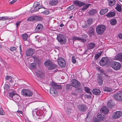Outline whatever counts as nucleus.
Wrapping results in <instances>:
<instances>
[{
  "mask_svg": "<svg viewBox=\"0 0 122 122\" xmlns=\"http://www.w3.org/2000/svg\"><path fill=\"white\" fill-rule=\"evenodd\" d=\"M111 66L114 69L117 70L120 69L121 67V65L119 62H112L107 61V67Z\"/></svg>",
  "mask_w": 122,
  "mask_h": 122,
  "instance_id": "obj_1",
  "label": "nucleus"
},
{
  "mask_svg": "<svg viewBox=\"0 0 122 122\" xmlns=\"http://www.w3.org/2000/svg\"><path fill=\"white\" fill-rule=\"evenodd\" d=\"M82 38H81L79 37L73 36L72 38V40L74 41L77 40L84 43L86 41V39L87 38V36L86 35L83 34L82 35Z\"/></svg>",
  "mask_w": 122,
  "mask_h": 122,
  "instance_id": "obj_2",
  "label": "nucleus"
},
{
  "mask_svg": "<svg viewBox=\"0 0 122 122\" xmlns=\"http://www.w3.org/2000/svg\"><path fill=\"white\" fill-rule=\"evenodd\" d=\"M57 38L58 42L61 44H65L66 41V37L62 34L58 35Z\"/></svg>",
  "mask_w": 122,
  "mask_h": 122,
  "instance_id": "obj_3",
  "label": "nucleus"
},
{
  "mask_svg": "<svg viewBox=\"0 0 122 122\" xmlns=\"http://www.w3.org/2000/svg\"><path fill=\"white\" fill-rule=\"evenodd\" d=\"M106 28V27L104 25H98L96 28V31L97 34L101 35L103 32Z\"/></svg>",
  "mask_w": 122,
  "mask_h": 122,
  "instance_id": "obj_4",
  "label": "nucleus"
},
{
  "mask_svg": "<svg viewBox=\"0 0 122 122\" xmlns=\"http://www.w3.org/2000/svg\"><path fill=\"white\" fill-rule=\"evenodd\" d=\"M40 3L38 2H35L33 5V7L34 8V11H38L40 9L44 8V6L42 5H40Z\"/></svg>",
  "mask_w": 122,
  "mask_h": 122,
  "instance_id": "obj_5",
  "label": "nucleus"
},
{
  "mask_svg": "<svg viewBox=\"0 0 122 122\" xmlns=\"http://www.w3.org/2000/svg\"><path fill=\"white\" fill-rule=\"evenodd\" d=\"M59 65L61 67H63L66 65V62L65 60L62 57H60L58 59L57 61Z\"/></svg>",
  "mask_w": 122,
  "mask_h": 122,
  "instance_id": "obj_6",
  "label": "nucleus"
},
{
  "mask_svg": "<svg viewBox=\"0 0 122 122\" xmlns=\"http://www.w3.org/2000/svg\"><path fill=\"white\" fill-rule=\"evenodd\" d=\"M23 95L27 96H31L33 94L32 92L30 90L27 89L22 90L21 92Z\"/></svg>",
  "mask_w": 122,
  "mask_h": 122,
  "instance_id": "obj_7",
  "label": "nucleus"
},
{
  "mask_svg": "<svg viewBox=\"0 0 122 122\" xmlns=\"http://www.w3.org/2000/svg\"><path fill=\"white\" fill-rule=\"evenodd\" d=\"M122 115V112L120 111H117L113 113L112 116V118L114 119H117L120 117Z\"/></svg>",
  "mask_w": 122,
  "mask_h": 122,
  "instance_id": "obj_8",
  "label": "nucleus"
},
{
  "mask_svg": "<svg viewBox=\"0 0 122 122\" xmlns=\"http://www.w3.org/2000/svg\"><path fill=\"white\" fill-rule=\"evenodd\" d=\"M71 85L72 86L77 88L80 86V82L74 79H72L71 81Z\"/></svg>",
  "mask_w": 122,
  "mask_h": 122,
  "instance_id": "obj_9",
  "label": "nucleus"
},
{
  "mask_svg": "<svg viewBox=\"0 0 122 122\" xmlns=\"http://www.w3.org/2000/svg\"><path fill=\"white\" fill-rule=\"evenodd\" d=\"M77 108L79 111L84 112H86L87 109L86 106L83 104L77 105Z\"/></svg>",
  "mask_w": 122,
  "mask_h": 122,
  "instance_id": "obj_10",
  "label": "nucleus"
},
{
  "mask_svg": "<svg viewBox=\"0 0 122 122\" xmlns=\"http://www.w3.org/2000/svg\"><path fill=\"white\" fill-rule=\"evenodd\" d=\"M42 20V18L39 16H31L27 18V20L30 21H33L35 20Z\"/></svg>",
  "mask_w": 122,
  "mask_h": 122,
  "instance_id": "obj_11",
  "label": "nucleus"
},
{
  "mask_svg": "<svg viewBox=\"0 0 122 122\" xmlns=\"http://www.w3.org/2000/svg\"><path fill=\"white\" fill-rule=\"evenodd\" d=\"M34 50L33 49L29 48L25 52V54L27 56H30L34 54Z\"/></svg>",
  "mask_w": 122,
  "mask_h": 122,
  "instance_id": "obj_12",
  "label": "nucleus"
},
{
  "mask_svg": "<svg viewBox=\"0 0 122 122\" xmlns=\"http://www.w3.org/2000/svg\"><path fill=\"white\" fill-rule=\"evenodd\" d=\"M113 97L115 99L119 101H122V94L118 93L115 94Z\"/></svg>",
  "mask_w": 122,
  "mask_h": 122,
  "instance_id": "obj_13",
  "label": "nucleus"
},
{
  "mask_svg": "<svg viewBox=\"0 0 122 122\" xmlns=\"http://www.w3.org/2000/svg\"><path fill=\"white\" fill-rule=\"evenodd\" d=\"M43 27V26L42 24H38L36 27L35 31L36 33H39L42 30Z\"/></svg>",
  "mask_w": 122,
  "mask_h": 122,
  "instance_id": "obj_14",
  "label": "nucleus"
},
{
  "mask_svg": "<svg viewBox=\"0 0 122 122\" xmlns=\"http://www.w3.org/2000/svg\"><path fill=\"white\" fill-rule=\"evenodd\" d=\"M35 73L37 76L38 78H42L44 77V74L40 70H37Z\"/></svg>",
  "mask_w": 122,
  "mask_h": 122,
  "instance_id": "obj_15",
  "label": "nucleus"
},
{
  "mask_svg": "<svg viewBox=\"0 0 122 122\" xmlns=\"http://www.w3.org/2000/svg\"><path fill=\"white\" fill-rule=\"evenodd\" d=\"M36 109L33 110L32 111V114L33 115L34 113H35L36 115L39 116H41L42 115V111L41 110H39L36 111Z\"/></svg>",
  "mask_w": 122,
  "mask_h": 122,
  "instance_id": "obj_16",
  "label": "nucleus"
},
{
  "mask_svg": "<svg viewBox=\"0 0 122 122\" xmlns=\"http://www.w3.org/2000/svg\"><path fill=\"white\" fill-rule=\"evenodd\" d=\"M107 64V58L105 57L102 58L101 60L100 64L102 66H104Z\"/></svg>",
  "mask_w": 122,
  "mask_h": 122,
  "instance_id": "obj_17",
  "label": "nucleus"
},
{
  "mask_svg": "<svg viewBox=\"0 0 122 122\" xmlns=\"http://www.w3.org/2000/svg\"><path fill=\"white\" fill-rule=\"evenodd\" d=\"M114 59L115 60H118L121 61L122 59V53H118L114 57Z\"/></svg>",
  "mask_w": 122,
  "mask_h": 122,
  "instance_id": "obj_18",
  "label": "nucleus"
},
{
  "mask_svg": "<svg viewBox=\"0 0 122 122\" xmlns=\"http://www.w3.org/2000/svg\"><path fill=\"white\" fill-rule=\"evenodd\" d=\"M58 3L57 0H50L49 2V4L51 6H55Z\"/></svg>",
  "mask_w": 122,
  "mask_h": 122,
  "instance_id": "obj_19",
  "label": "nucleus"
},
{
  "mask_svg": "<svg viewBox=\"0 0 122 122\" xmlns=\"http://www.w3.org/2000/svg\"><path fill=\"white\" fill-rule=\"evenodd\" d=\"M51 85L52 87L55 89H61L62 88L61 85H57L55 83H52Z\"/></svg>",
  "mask_w": 122,
  "mask_h": 122,
  "instance_id": "obj_20",
  "label": "nucleus"
},
{
  "mask_svg": "<svg viewBox=\"0 0 122 122\" xmlns=\"http://www.w3.org/2000/svg\"><path fill=\"white\" fill-rule=\"evenodd\" d=\"M95 46L94 43L91 42L88 44L87 45V48L88 49H90L93 48Z\"/></svg>",
  "mask_w": 122,
  "mask_h": 122,
  "instance_id": "obj_21",
  "label": "nucleus"
},
{
  "mask_svg": "<svg viewBox=\"0 0 122 122\" xmlns=\"http://www.w3.org/2000/svg\"><path fill=\"white\" fill-rule=\"evenodd\" d=\"M50 94H52L53 96H55L57 93L55 89L52 87L50 89Z\"/></svg>",
  "mask_w": 122,
  "mask_h": 122,
  "instance_id": "obj_22",
  "label": "nucleus"
},
{
  "mask_svg": "<svg viewBox=\"0 0 122 122\" xmlns=\"http://www.w3.org/2000/svg\"><path fill=\"white\" fill-rule=\"evenodd\" d=\"M100 112L104 114H107V108L105 106H103L101 109Z\"/></svg>",
  "mask_w": 122,
  "mask_h": 122,
  "instance_id": "obj_23",
  "label": "nucleus"
},
{
  "mask_svg": "<svg viewBox=\"0 0 122 122\" xmlns=\"http://www.w3.org/2000/svg\"><path fill=\"white\" fill-rule=\"evenodd\" d=\"M116 14V12L114 11L110 12L107 14V17H112L114 16Z\"/></svg>",
  "mask_w": 122,
  "mask_h": 122,
  "instance_id": "obj_24",
  "label": "nucleus"
},
{
  "mask_svg": "<svg viewBox=\"0 0 122 122\" xmlns=\"http://www.w3.org/2000/svg\"><path fill=\"white\" fill-rule=\"evenodd\" d=\"M74 4L76 6L79 7L81 6L83 4V3L82 2L78 1H74Z\"/></svg>",
  "mask_w": 122,
  "mask_h": 122,
  "instance_id": "obj_25",
  "label": "nucleus"
},
{
  "mask_svg": "<svg viewBox=\"0 0 122 122\" xmlns=\"http://www.w3.org/2000/svg\"><path fill=\"white\" fill-rule=\"evenodd\" d=\"M92 92L94 94L96 95H98L101 92L100 90L99 89H93Z\"/></svg>",
  "mask_w": 122,
  "mask_h": 122,
  "instance_id": "obj_26",
  "label": "nucleus"
},
{
  "mask_svg": "<svg viewBox=\"0 0 122 122\" xmlns=\"http://www.w3.org/2000/svg\"><path fill=\"white\" fill-rule=\"evenodd\" d=\"M16 92L15 91H13L12 92L9 93V97H10L12 99L15 96L16 94Z\"/></svg>",
  "mask_w": 122,
  "mask_h": 122,
  "instance_id": "obj_27",
  "label": "nucleus"
},
{
  "mask_svg": "<svg viewBox=\"0 0 122 122\" xmlns=\"http://www.w3.org/2000/svg\"><path fill=\"white\" fill-rule=\"evenodd\" d=\"M97 80L100 85H102L103 82V80L100 75H99Z\"/></svg>",
  "mask_w": 122,
  "mask_h": 122,
  "instance_id": "obj_28",
  "label": "nucleus"
},
{
  "mask_svg": "<svg viewBox=\"0 0 122 122\" xmlns=\"http://www.w3.org/2000/svg\"><path fill=\"white\" fill-rule=\"evenodd\" d=\"M57 67V65L52 62L51 64L48 67V69L50 70L53 69Z\"/></svg>",
  "mask_w": 122,
  "mask_h": 122,
  "instance_id": "obj_29",
  "label": "nucleus"
},
{
  "mask_svg": "<svg viewBox=\"0 0 122 122\" xmlns=\"http://www.w3.org/2000/svg\"><path fill=\"white\" fill-rule=\"evenodd\" d=\"M109 5L110 6H113L116 3L115 0H108Z\"/></svg>",
  "mask_w": 122,
  "mask_h": 122,
  "instance_id": "obj_30",
  "label": "nucleus"
},
{
  "mask_svg": "<svg viewBox=\"0 0 122 122\" xmlns=\"http://www.w3.org/2000/svg\"><path fill=\"white\" fill-rule=\"evenodd\" d=\"M107 107L110 108H112L113 107V105L112 104L111 100L108 101L107 103Z\"/></svg>",
  "mask_w": 122,
  "mask_h": 122,
  "instance_id": "obj_31",
  "label": "nucleus"
},
{
  "mask_svg": "<svg viewBox=\"0 0 122 122\" xmlns=\"http://www.w3.org/2000/svg\"><path fill=\"white\" fill-rule=\"evenodd\" d=\"M36 65L35 63H31L29 65V66L30 68L32 69H34L36 68Z\"/></svg>",
  "mask_w": 122,
  "mask_h": 122,
  "instance_id": "obj_32",
  "label": "nucleus"
},
{
  "mask_svg": "<svg viewBox=\"0 0 122 122\" xmlns=\"http://www.w3.org/2000/svg\"><path fill=\"white\" fill-rule=\"evenodd\" d=\"M52 62L50 60H48L45 61L44 62V65L48 67L49 66Z\"/></svg>",
  "mask_w": 122,
  "mask_h": 122,
  "instance_id": "obj_33",
  "label": "nucleus"
},
{
  "mask_svg": "<svg viewBox=\"0 0 122 122\" xmlns=\"http://www.w3.org/2000/svg\"><path fill=\"white\" fill-rule=\"evenodd\" d=\"M99 119L102 121H104L106 120V117L105 115H103L102 116V115H99L97 117Z\"/></svg>",
  "mask_w": 122,
  "mask_h": 122,
  "instance_id": "obj_34",
  "label": "nucleus"
},
{
  "mask_svg": "<svg viewBox=\"0 0 122 122\" xmlns=\"http://www.w3.org/2000/svg\"><path fill=\"white\" fill-rule=\"evenodd\" d=\"M28 36V35L26 34H23L22 35V38L25 41H27Z\"/></svg>",
  "mask_w": 122,
  "mask_h": 122,
  "instance_id": "obj_35",
  "label": "nucleus"
},
{
  "mask_svg": "<svg viewBox=\"0 0 122 122\" xmlns=\"http://www.w3.org/2000/svg\"><path fill=\"white\" fill-rule=\"evenodd\" d=\"M94 30L92 27H90L88 30V32L91 35L94 34Z\"/></svg>",
  "mask_w": 122,
  "mask_h": 122,
  "instance_id": "obj_36",
  "label": "nucleus"
},
{
  "mask_svg": "<svg viewBox=\"0 0 122 122\" xmlns=\"http://www.w3.org/2000/svg\"><path fill=\"white\" fill-rule=\"evenodd\" d=\"M75 90L76 92H77L78 93H80L82 92V88L80 86L76 88Z\"/></svg>",
  "mask_w": 122,
  "mask_h": 122,
  "instance_id": "obj_37",
  "label": "nucleus"
},
{
  "mask_svg": "<svg viewBox=\"0 0 122 122\" xmlns=\"http://www.w3.org/2000/svg\"><path fill=\"white\" fill-rule=\"evenodd\" d=\"M90 15H92L96 13V11L95 9L90 10L88 12Z\"/></svg>",
  "mask_w": 122,
  "mask_h": 122,
  "instance_id": "obj_38",
  "label": "nucleus"
},
{
  "mask_svg": "<svg viewBox=\"0 0 122 122\" xmlns=\"http://www.w3.org/2000/svg\"><path fill=\"white\" fill-rule=\"evenodd\" d=\"M12 99L15 101L18 102L20 100V97L18 95L15 96Z\"/></svg>",
  "mask_w": 122,
  "mask_h": 122,
  "instance_id": "obj_39",
  "label": "nucleus"
},
{
  "mask_svg": "<svg viewBox=\"0 0 122 122\" xmlns=\"http://www.w3.org/2000/svg\"><path fill=\"white\" fill-rule=\"evenodd\" d=\"M111 24L112 25H115L117 22L116 20L115 19H112L110 21Z\"/></svg>",
  "mask_w": 122,
  "mask_h": 122,
  "instance_id": "obj_40",
  "label": "nucleus"
},
{
  "mask_svg": "<svg viewBox=\"0 0 122 122\" xmlns=\"http://www.w3.org/2000/svg\"><path fill=\"white\" fill-rule=\"evenodd\" d=\"M2 20H5L8 19L12 20L13 19L12 17H9L7 16L2 17Z\"/></svg>",
  "mask_w": 122,
  "mask_h": 122,
  "instance_id": "obj_41",
  "label": "nucleus"
},
{
  "mask_svg": "<svg viewBox=\"0 0 122 122\" xmlns=\"http://www.w3.org/2000/svg\"><path fill=\"white\" fill-rule=\"evenodd\" d=\"M107 12V9H104L101 10L100 12V14L102 15H103Z\"/></svg>",
  "mask_w": 122,
  "mask_h": 122,
  "instance_id": "obj_42",
  "label": "nucleus"
},
{
  "mask_svg": "<svg viewBox=\"0 0 122 122\" xmlns=\"http://www.w3.org/2000/svg\"><path fill=\"white\" fill-rule=\"evenodd\" d=\"M102 51H100L95 56V58L96 59H97L102 54Z\"/></svg>",
  "mask_w": 122,
  "mask_h": 122,
  "instance_id": "obj_43",
  "label": "nucleus"
},
{
  "mask_svg": "<svg viewBox=\"0 0 122 122\" xmlns=\"http://www.w3.org/2000/svg\"><path fill=\"white\" fill-rule=\"evenodd\" d=\"M116 9L119 12H121V6L118 4L117 5V6L116 7Z\"/></svg>",
  "mask_w": 122,
  "mask_h": 122,
  "instance_id": "obj_44",
  "label": "nucleus"
},
{
  "mask_svg": "<svg viewBox=\"0 0 122 122\" xmlns=\"http://www.w3.org/2000/svg\"><path fill=\"white\" fill-rule=\"evenodd\" d=\"M91 5L90 4H88L86 5L85 6H84L82 9L81 10L84 11L86 10Z\"/></svg>",
  "mask_w": 122,
  "mask_h": 122,
  "instance_id": "obj_45",
  "label": "nucleus"
},
{
  "mask_svg": "<svg viewBox=\"0 0 122 122\" xmlns=\"http://www.w3.org/2000/svg\"><path fill=\"white\" fill-rule=\"evenodd\" d=\"M85 91L89 94H91V92H90V89L87 87H85Z\"/></svg>",
  "mask_w": 122,
  "mask_h": 122,
  "instance_id": "obj_46",
  "label": "nucleus"
},
{
  "mask_svg": "<svg viewBox=\"0 0 122 122\" xmlns=\"http://www.w3.org/2000/svg\"><path fill=\"white\" fill-rule=\"evenodd\" d=\"M71 86H72L71 85V83L70 84H67L66 85V88L67 90H69L71 88Z\"/></svg>",
  "mask_w": 122,
  "mask_h": 122,
  "instance_id": "obj_47",
  "label": "nucleus"
},
{
  "mask_svg": "<svg viewBox=\"0 0 122 122\" xmlns=\"http://www.w3.org/2000/svg\"><path fill=\"white\" fill-rule=\"evenodd\" d=\"M74 8V6L73 5H71L69 7L67 8V10L68 11H70L73 9Z\"/></svg>",
  "mask_w": 122,
  "mask_h": 122,
  "instance_id": "obj_48",
  "label": "nucleus"
},
{
  "mask_svg": "<svg viewBox=\"0 0 122 122\" xmlns=\"http://www.w3.org/2000/svg\"><path fill=\"white\" fill-rule=\"evenodd\" d=\"M92 18H90L87 20V23L88 24L90 25L92 23Z\"/></svg>",
  "mask_w": 122,
  "mask_h": 122,
  "instance_id": "obj_49",
  "label": "nucleus"
},
{
  "mask_svg": "<svg viewBox=\"0 0 122 122\" xmlns=\"http://www.w3.org/2000/svg\"><path fill=\"white\" fill-rule=\"evenodd\" d=\"M41 13H43L44 14L47 15L49 14V10L42 11L41 12Z\"/></svg>",
  "mask_w": 122,
  "mask_h": 122,
  "instance_id": "obj_50",
  "label": "nucleus"
},
{
  "mask_svg": "<svg viewBox=\"0 0 122 122\" xmlns=\"http://www.w3.org/2000/svg\"><path fill=\"white\" fill-rule=\"evenodd\" d=\"M72 61L73 63L75 64L76 63V60L75 56H73L72 57Z\"/></svg>",
  "mask_w": 122,
  "mask_h": 122,
  "instance_id": "obj_51",
  "label": "nucleus"
},
{
  "mask_svg": "<svg viewBox=\"0 0 122 122\" xmlns=\"http://www.w3.org/2000/svg\"><path fill=\"white\" fill-rule=\"evenodd\" d=\"M100 72L101 73V75H102L103 74L105 76H106V73H105V72L102 70H100Z\"/></svg>",
  "mask_w": 122,
  "mask_h": 122,
  "instance_id": "obj_52",
  "label": "nucleus"
},
{
  "mask_svg": "<svg viewBox=\"0 0 122 122\" xmlns=\"http://www.w3.org/2000/svg\"><path fill=\"white\" fill-rule=\"evenodd\" d=\"M5 113L2 108H0V114L1 115H4Z\"/></svg>",
  "mask_w": 122,
  "mask_h": 122,
  "instance_id": "obj_53",
  "label": "nucleus"
},
{
  "mask_svg": "<svg viewBox=\"0 0 122 122\" xmlns=\"http://www.w3.org/2000/svg\"><path fill=\"white\" fill-rule=\"evenodd\" d=\"M35 61L38 64H39L40 63V61L37 58H35L34 59Z\"/></svg>",
  "mask_w": 122,
  "mask_h": 122,
  "instance_id": "obj_54",
  "label": "nucleus"
},
{
  "mask_svg": "<svg viewBox=\"0 0 122 122\" xmlns=\"http://www.w3.org/2000/svg\"><path fill=\"white\" fill-rule=\"evenodd\" d=\"M16 48L15 47H10V50L12 51H14L16 50Z\"/></svg>",
  "mask_w": 122,
  "mask_h": 122,
  "instance_id": "obj_55",
  "label": "nucleus"
},
{
  "mask_svg": "<svg viewBox=\"0 0 122 122\" xmlns=\"http://www.w3.org/2000/svg\"><path fill=\"white\" fill-rule=\"evenodd\" d=\"M12 78V77L10 76H6L5 77V79L7 80H9L10 79H11Z\"/></svg>",
  "mask_w": 122,
  "mask_h": 122,
  "instance_id": "obj_56",
  "label": "nucleus"
},
{
  "mask_svg": "<svg viewBox=\"0 0 122 122\" xmlns=\"http://www.w3.org/2000/svg\"><path fill=\"white\" fill-rule=\"evenodd\" d=\"M113 91L112 89L111 88L109 87L107 88V92H112Z\"/></svg>",
  "mask_w": 122,
  "mask_h": 122,
  "instance_id": "obj_57",
  "label": "nucleus"
},
{
  "mask_svg": "<svg viewBox=\"0 0 122 122\" xmlns=\"http://www.w3.org/2000/svg\"><path fill=\"white\" fill-rule=\"evenodd\" d=\"M9 88V86L7 85H5L4 86V88L6 90H8Z\"/></svg>",
  "mask_w": 122,
  "mask_h": 122,
  "instance_id": "obj_58",
  "label": "nucleus"
},
{
  "mask_svg": "<svg viewBox=\"0 0 122 122\" xmlns=\"http://www.w3.org/2000/svg\"><path fill=\"white\" fill-rule=\"evenodd\" d=\"M66 111L67 113L70 114L71 112V109L67 108Z\"/></svg>",
  "mask_w": 122,
  "mask_h": 122,
  "instance_id": "obj_59",
  "label": "nucleus"
},
{
  "mask_svg": "<svg viewBox=\"0 0 122 122\" xmlns=\"http://www.w3.org/2000/svg\"><path fill=\"white\" fill-rule=\"evenodd\" d=\"M17 1V0H13L12 1H11L9 3L10 4H12L15 3Z\"/></svg>",
  "mask_w": 122,
  "mask_h": 122,
  "instance_id": "obj_60",
  "label": "nucleus"
},
{
  "mask_svg": "<svg viewBox=\"0 0 122 122\" xmlns=\"http://www.w3.org/2000/svg\"><path fill=\"white\" fill-rule=\"evenodd\" d=\"M93 122H100V121L97 118L94 119Z\"/></svg>",
  "mask_w": 122,
  "mask_h": 122,
  "instance_id": "obj_61",
  "label": "nucleus"
},
{
  "mask_svg": "<svg viewBox=\"0 0 122 122\" xmlns=\"http://www.w3.org/2000/svg\"><path fill=\"white\" fill-rule=\"evenodd\" d=\"M21 21H18L16 23V27H17L18 25H19V24L21 22Z\"/></svg>",
  "mask_w": 122,
  "mask_h": 122,
  "instance_id": "obj_62",
  "label": "nucleus"
},
{
  "mask_svg": "<svg viewBox=\"0 0 122 122\" xmlns=\"http://www.w3.org/2000/svg\"><path fill=\"white\" fill-rule=\"evenodd\" d=\"M17 112L21 114V115H20L21 116H22L23 115L22 113V112L21 111L18 110Z\"/></svg>",
  "mask_w": 122,
  "mask_h": 122,
  "instance_id": "obj_63",
  "label": "nucleus"
},
{
  "mask_svg": "<svg viewBox=\"0 0 122 122\" xmlns=\"http://www.w3.org/2000/svg\"><path fill=\"white\" fill-rule=\"evenodd\" d=\"M118 36L119 37L120 39H122V35L121 34H119Z\"/></svg>",
  "mask_w": 122,
  "mask_h": 122,
  "instance_id": "obj_64",
  "label": "nucleus"
}]
</instances>
